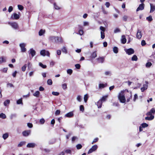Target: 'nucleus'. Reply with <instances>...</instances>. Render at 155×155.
Segmentation results:
<instances>
[{
  "instance_id": "obj_46",
  "label": "nucleus",
  "mask_w": 155,
  "mask_h": 155,
  "mask_svg": "<svg viewBox=\"0 0 155 155\" xmlns=\"http://www.w3.org/2000/svg\"><path fill=\"white\" fill-rule=\"evenodd\" d=\"M106 85V84H100L99 85V88L100 89L103 88Z\"/></svg>"
},
{
  "instance_id": "obj_9",
  "label": "nucleus",
  "mask_w": 155,
  "mask_h": 155,
  "mask_svg": "<svg viewBox=\"0 0 155 155\" xmlns=\"http://www.w3.org/2000/svg\"><path fill=\"white\" fill-rule=\"evenodd\" d=\"M142 34L141 31L139 29H138L137 33V38L139 39H141L142 37Z\"/></svg>"
},
{
  "instance_id": "obj_26",
  "label": "nucleus",
  "mask_w": 155,
  "mask_h": 155,
  "mask_svg": "<svg viewBox=\"0 0 155 155\" xmlns=\"http://www.w3.org/2000/svg\"><path fill=\"white\" fill-rule=\"evenodd\" d=\"M138 59V58L137 56L135 55H134L131 58V60L132 61H137Z\"/></svg>"
},
{
  "instance_id": "obj_61",
  "label": "nucleus",
  "mask_w": 155,
  "mask_h": 155,
  "mask_svg": "<svg viewBox=\"0 0 155 155\" xmlns=\"http://www.w3.org/2000/svg\"><path fill=\"white\" fill-rule=\"evenodd\" d=\"M76 68L78 69H79L80 68L81 66L79 64H76L75 65Z\"/></svg>"
},
{
  "instance_id": "obj_42",
  "label": "nucleus",
  "mask_w": 155,
  "mask_h": 155,
  "mask_svg": "<svg viewBox=\"0 0 155 155\" xmlns=\"http://www.w3.org/2000/svg\"><path fill=\"white\" fill-rule=\"evenodd\" d=\"M152 65V64L150 62H147L146 65V66L147 67H150Z\"/></svg>"
},
{
  "instance_id": "obj_52",
  "label": "nucleus",
  "mask_w": 155,
  "mask_h": 155,
  "mask_svg": "<svg viewBox=\"0 0 155 155\" xmlns=\"http://www.w3.org/2000/svg\"><path fill=\"white\" fill-rule=\"evenodd\" d=\"M80 109L81 111L83 112L84 110V106L82 105H81L80 107Z\"/></svg>"
},
{
  "instance_id": "obj_14",
  "label": "nucleus",
  "mask_w": 155,
  "mask_h": 155,
  "mask_svg": "<svg viewBox=\"0 0 155 155\" xmlns=\"http://www.w3.org/2000/svg\"><path fill=\"white\" fill-rule=\"evenodd\" d=\"M31 133V130H27L24 131L22 132L23 135L24 136L27 137Z\"/></svg>"
},
{
  "instance_id": "obj_55",
  "label": "nucleus",
  "mask_w": 155,
  "mask_h": 155,
  "mask_svg": "<svg viewBox=\"0 0 155 155\" xmlns=\"http://www.w3.org/2000/svg\"><path fill=\"white\" fill-rule=\"evenodd\" d=\"M52 94L54 95L58 96L59 94V93L57 92L53 91L52 92Z\"/></svg>"
},
{
  "instance_id": "obj_62",
  "label": "nucleus",
  "mask_w": 155,
  "mask_h": 155,
  "mask_svg": "<svg viewBox=\"0 0 155 155\" xmlns=\"http://www.w3.org/2000/svg\"><path fill=\"white\" fill-rule=\"evenodd\" d=\"M84 33L83 31L82 30H80L79 31L78 34L80 35H82Z\"/></svg>"
},
{
  "instance_id": "obj_23",
  "label": "nucleus",
  "mask_w": 155,
  "mask_h": 155,
  "mask_svg": "<svg viewBox=\"0 0 155 155\" xmlns=\"http://www.w3.org/2000/svg\"><path fill=\"white\" fill-rule=\"evenodd\" d=\"M147 86L146 84H144L143 87L141 88V91L142 92H143L145 90L147 89Z\"/></svg>"
},
{
  "instance_id": "obj_49",
  "label": "nucleus",
  "mask_w": 155,
  "mask_h": 155,
  "mask_svg": "<svg viewBox=\"0 0 155 155\" xmlns=\"http://www.w3.org/2000/svg\"><path fill=\"white\" fill-rule=\"evenodd\" d=\"M89 25V23L87 21H84L83 22V25L84 26H88Z\"/></svg>"
},
{
  "instance_id": "obj_57",
  "label": "nucleus",
  "mask_w": 155,
  "mask_h": 155,
  "mask_svg": "<svg viewBox=\"0 0 155 155\" xmlns=\"http://www.w3.org/2000/svg\"><path fill=\"white\" fill-rule=\"evenodd\" d=\"M104 74L106 76L110 75L111 74V72L109 71H107L105 72Z\"/></svg>"
},
{
  "instance_id": "obj_54",
  "label": "nucleus",
  "mask_w": 155,
  "mask_h": 155,
  "mask_svg": "<svg viewBox=\"0 0 155 155\" xmlns=\"http://www.w3.org/2000/svg\"><path fill=\"white\" fill-rule=\"evenodd\" d=\"M98 140L99 139L98 138H95L92 142V144H93L94 143L97 142L98 141Z\"/></svg>"
},
{
  "instance_id": "obj_38",
  "label": "nucleus",
  "mask_w": 155,
  "mask_h": 155,
  "mask_svg": "<svg viewBox=\"0 0 155 155\" xmlns=\"http://www.w3.org/2000/svg\"><path fill=\"white\" fill-rule=\"evenodd\" d=\"M61 50L62 52L66 54L67 53V50L65 47H63V48H62L61 49Z\"/></svg>"
},
{
  "instance_id": "obj_33",
  "label": "nucleus",
  "mask_w": 155,
  "mask_h": 155,
  "mask_svg": "<svg viewBox=\"0 0 155 155\" xmlns=\"http://www.w3.org/2000/svg\"><path fill=\"white\" fill-rule=\"evenodd\" d=\"M45 32V31L42 29L39 32V35L40 36L43 35Z\"/></svg>"
},
{
  "instance_id": "obj_7",
  "label": "nucleus",
  "mask_w": 155,
  "mask_h": 155,
  "mask_svg": "<svg viewBox=\"0 0 155 155\" xmlns=\"http://www.w3.org/2000/svg\"><path fill=\"white\" fill-rule=\"evenodd\" d=\"M40 54L43 56H45V55H47L48 57L50 56V53L48 51H46L45 50L41 51Z\"/></svg>"
},
{
  "instance_id": "obj_39",
  "label": "nucleus",
  "mask_w": 155,
  "mask_h": 155,
  "mask_svg": "<svg viewBox=\"0 0 155 155\" xmlns=\"http://www.w3.org/2000/svg\"><path fill=\"white\" fill-rule=\"evenodd\" d=\"M146 19L149 21H151L153 20L152 16L151 15H150L149 16L147 17L146 18Z\"/></svg>"
},
{
  "instance_id": "obj_15",
  "label": "nucleus",
  "mask_w": 155,
  "mask_h": 155,
  "mask_svg": "<svg viewBox=\"0 0 155 155\" xmlns=\"http://www.w3.org/2000/svg\"><path fill=\"white\" fill-rule=\"evenodd\" d=\"M29 53L31 54L32 56V57L34 56L35 54V50H33V49H30L28 51Z\"/></svg>"
},
{
  "instance_id": "obj_30",
  "label": "nucleus",
  "mask_w": 155,
  "mask_h": 155,
  "mask_svg": "<svg viewBox=\"0 0 155 155\" xmlns=\"http://www.w3.org/2000/svg\"><path fill=\"white\" fill-rule=\"evenodd\" d=\"M108 96V95H106V96H104L102 97V98L100 100L102 101V102L103 101H106Z\"/></svg>"
},
{
  "instance_id": "obj_29",
  "label": "nucleus",
  "mask_w": 155,
  "mask_h": 155,
  "mask_svg": "<svg viewBox=\"0 0 155 155\" xmlns=\"http://www.w3.org/2000/svg\"><path fill=\"white\" fill-rule=\"evenodd\" d=\"M6 61L5 58L4 57H0V63H1L2 62H5Z\"/></svg>"
},
{
  "instance_id": "obj_10",
  "label": "nucleus",
  "mask_w": 155,
  "mask_h": 155,
  "mask_svg": "<svg viewBox=\"0 0 155 155\" xmlns=\"http://www.w3.org/2000/svg\"><path fill=\"white\" fill-rule=\"evenodd\" d=\"M134 52V50L132 48H130L127 49V54L129 55L133 54Z\"/></svg>"
},
{
  "instance_id": "obj_51",
  "label": "nucleus",
  "mask_w": 155,
  "mask_h": 155,
  "mask_svg": "<svg viewBox=\"0 0 155 155\" xmlns=\"http://www.w3.org/2000/svg\"><path fill=\"white\" fill-rule=\"evenodd\" d=\"M77 100L79 102H81V96L80 95H78L77 97Z\"/></svg>"
},
{
  "instance_id": "obj_32",
  "label": "nucleus",
  "mask_w": 155,
  "mask_h": 155,
  "mask_svg": "<svg viewBox=\"0 0 155 155\" xmlns=\"http://www.w3.org/2000/svg\"><path fill=\"white\" fill-rule=\"evenodd\" d=\"M54 7L55 9L58 10L60 9V8L56 4V3H54Z\"/></svg>"
},
{
  "instance_id": "obj_60",
  "label": "nucleus",
  "mask_w": 155,
  "mask_h": 155,
  "mask_svg": "<svg viewBox=\"0 0 155 155\" xmlns=\"http://www.w3.org/2000/svg\"><path fill=\"white\" fill-rule=\"evenodd\" d=\"M13 10V8L12 6H10L9 7L8 11L9 12H11Z\"/></svg>"
},
{
  "instance_id": "obj_19",
  "label": "nucleus",
  "mask_w": 155,
  "mask_h": 155,
  "mask_svg": "<svg viewBox=\"0 0 155 155\" xmlns=\"http://www.w3.org/2000/svg\"><path fill=\"white\" fill-rule=\"evenodd\" d=\"M154 118V116L153 115H150V117H147L145 118V119L147 120H153Z\"/></svg>"
},
{
  "instance_id": "obj_2",
  "label": "nucleus",
  "mask_w": 155,
  "mask_h": 155,
  "mask_svg": "<svg viewBox=\"0 0 155 155\" xmlns=\"http://www.w3.org/2000/svg\"><path fill=\"white\" fill-rule=\"evenodd\" d=\"M8 24L15 29H18L19 26L18 24L16 22H9Z\"/></svg>"
},
{
  "instance_id": "obj_28",
  "label": "nucleus",
  "mask_w": 155,
  "mask_h": 155,
  "mask_svg": "<svg viewBox=\"0 0 155 155\" xmlns=\"http://www.w3.org/2000/svg\"><path fill=\"white\" fill-rule=\"evenodd\" d=\"M10 101L9 100H7L4 102V104L5 106H7L10 103Z\"/></svg>"
},
{
  "instance_id": "obj_63",
  "label": "nucleus",
  "mask_w": 155,
  "mask_h": 155,
  "mask_svg": "<svg viewBox=\"0 0 155 155\" xmlns=\"http://www.w3.org/2000/svg\"><path fill=\"white\" fill-rule=\"evenodd\" d=\"M60 111L59 110H56L55 114L56 115H58L60 114Z\"/></svg>"
},
{
  "instance_id": "obj_48",
  "label": "nucleus",
  "mask_w": 155,
  "mask_h": 155,
  "mask_svg": "<svg viewBox=\"0 0 155 155\" xmlns=\"http://www.w3.org/2000/svg\"><path fill=\"white\" fill-rule=\"evenodd\" d=\"M39 65L41 67L43 68H46V65H43L42 63H39Z\"/></svg>"
},
{
  "instance_id": "obj_47",
  "label": "nucleus",
  "mask_w": 155,
  "mask_h": 155,
  "mask_svg": "<svg viewBox=\"0 0 155 155\" xmlns=\"http://www.w3.org/2000/svg\"><path fill=\"white\" fill-rule=\"evenodd\" d=\"M77 149L78 150L81 149L82 147V146L81 144H78L76 146Z\"/></svg>"
},
{
  "instance_id": "obj_45",
  "label": "nucleus",
  "mask_w": 155,
  "mask_h": 155,
  "mask_svg": "<svg viewBox=\"0 0 155 155\" xmlns=\"http://www.w3.org/2000/svg\"><path fill=\"white\" fill-rule=\"evenodd\" d=\"M48 84L49 85H51L52 84V81L51 79H49L47 81Z\"/></svg>"
},
{
  "instance_id": "obj_56",
  "label": "nucleus",
  "mask_w": 155,
  "mask_h": 155,
  "mask_svg": "<svg viewBox=\"0 0 155 155\" xmlns=\"http://www.w3.org/2000/svg\"><path fill=\"white\" fill-rule=\"evenodd\" d=\"M72 70L71 69H68L67 71V72L68 74H71L72 73Z\"/></svg>"
},
{
  "instance_id": "obj_50",
  "label": "nucleus",
  "mask_w": 155,
  "mask_h": 155,
  "mask_svg": "<svg viewBox=\"0 0 155 155\" xmlns=\"http://www.w3.org/2000/svg\"><path fill=\"white\" fill-rule=\"evenodd\" d=\"M146 44L145 41L144 40H142L141 41V45L142 46H144Z\"/></svg>"
},
{
  "instance_id": "obj_31",
  "label": "nucleus",
  "mask_w": 155,
  "mask_h": 155,
  "mask_svg": "<svg viewBox=\"0 0 155 155\" xmlns=\"http://www.w3.org/2000/svg\"><path fill=\"white\" fill-rule=\"evenodd\" d=\"M113 51L114 53L117 54L118 52V48L116 47H114L113 48Z\"/></svg>"
},
{
  "instance_id": "obj_1",
  "label": "nucleus",
  "mask_w": 155,
  "mask_h": 155,
  "mask_svg": "<svg viewBox=\"0 0 155 155\" xmlns=\"http://www.w3.org/2000/svg\"><path fill=\"white\" fill-rule=\"evenodd\" d=\"M125 91H121L118 96L119 99L122 103H125L126 101L125 97Z\"/></svg>"
},
{
  "instance_id": "obj_35",
  "label": "nucleus",
  "mask_w": 155,
  "mask_h": 155,
  "mask_svg": "<svg viewBox=\"0 0 155 155\" xmlns=\"http://www.w3.org/2000/svg\"><path fill=\"white\" fill-rule=\"evenodd\" d=\"M88 95L87 94H86L84 95V102L86 103L87 100L88 98Z\"/></svg>"
},
{
  "instance_id": "obj_17",
  "label": "nucleus",
  "mask_w": 155,
  "mask_h": 155,
  "mask_svg": "<svg viewBox=\"0 0 155 155\" xmlns=\"http://www.w3.org/2000/svg\"><path fill=\"white\" fill-rule=\"evenodd\" d=\"M74 114L73 112H70L65 115V117H71L73 116Z\"/></svg>"
},
{
  "instance_id": "obj_16",
  "label": "nucleus",
  "mask_w": 155,
  "mask_h": 155,
  "mask_svg": "<svg viewBox=\"0 0 155 155\" xmlns=\"http://www.w3.org/2000/svg\"><path fill=\"white\" fill-rule=\"evenodd\" d=\"M58 39L56 40V41L55 42V43H61L63 42V40H62V38L61 37H57Z\"/></svg>"
},
{
  "instance_id": "obj_3",
  "label": "nucleus",
  "mask_w": 155,
  "mask_h": 155,
  "mask_svg": "<svg viewBox=\"0 0 155 155\" xmlns=\"http://www.w3.org/2000/svg\"><path fill=\"white\" fill-rule=\"evenodd\" d=\"M100 29L101 30V38L102 39H103L105 38V34L104 32L105 31V29L104 27L102 26H101Z\"/></svg>"
},
{
  "instance_id": "obj_24",
  "label": "nucleus",
  "mask_w": 155,
  "mask_h": 155,
  "mask_svg": "<svg viewBox=\"0 0 155 155\" xmlns=\"http://www.w3.org/2000/svg\"><path fill=\"white\" fill-rule=\"evenodd\" d=\"M0 118L3 119H5L6 118V116L5 114L2 113L0 114Z\"/></svg>"
},
{
  "instance_id": "obj_64",
  "label": "nucleus",
  "mask_w": 155,
  "mask_h": 155,
  "mask_svg": "<svg viewBox=\"0 0 155 155\" xmlns=\"http://www.w3.org/2000/svg\"><path fill=\"white\" fill-rule=\"evenodd\" d=\"M27 125L28 127L29 128H32L33 127L32 124L30 123H28Z\"/></svg>"
},
{
  "instance_id": "obj_53",
  "label": "nucleus",
  "mask_w": 155,
  "mask_h": 155,
  "mask_svg": "<svg viewBox=\"0 0 155 155\" xmlns=\"http://www.w3.org/2000/svg\"><path fill=\"white\" fill-rule=\"evenodd\" d=\"M26 68V65L25 64L21 68L22 71H25Z\"/></svg>"
},
{
  "instance_id": "obj_41",
  "label": "nucleus",
  "mask_w": 155,
  "mask_h": 155,
  "mask_svg": "<svg viewBox=\"0 0 155 155\" xmlns=\"http://www.w3.org/2000/svg\"><path fill=\"white\" fill-rule=\"evenodd\" d=\"M16 117V114H12L10 116V118L11 120H12L15 117Z\"/></svg>"
},
{
  "instance_id": "obj_5",
  "label": "nucleus",
  "mask_w": 155,
  "mask_h": 155,
  "mask_svg": "<svg viewBox=\"0 0 155 155\" xmlns=\"http://www.w3.org/2000/svg\"><path fill=\"white\" fill-rule=\"evenodd\" d=\"M20 16L19 15L16 13H14L11 17V19L12 20H17L20 18Z\"/></svg>"
},
{
  "instance_id": "obj_59",
  "label": "nucleus",
  "mask_w": 155,
  "mask_h": 155,
  "mask_svg": "<svg viewBox=\"0 0 155 155\" xmlns=\"http://www.w3.org/2000/svg\"><path fill=\"white\" fill-rule=\"evenodd\" d=\"M40 122L41 124H43L45 122V120L43 118L41 119L40 120Z\"/></svg>"
},
{
  "instance_id": "obj_20",
  "label": "nucleus",
  "mask_w": 155,
  "mask_h": 155,
  "mask_svg": "<svg viewBox=\"0 0 155 155\" xmlns=\"http://www.w3.org/2000/svg\"><path fill=\"white\" fill-rule=\"evenodd\" d=\"M102 104V102L101 100H99L97 103V105L98 108H100L101 107Z\"/></svg>"
},
{
  "instance_id": "obj_58",
  "label": "nucleus",
  "mask_w": 155,
  "mask_h": 155,
  "mask_svg": "<svg viewBox=\"0 0 155 155\" xmlns=\"http://www.w3.org/2000/svg\"><path fill=\"white\" fill-rule=\"evenodd\" d=\"M120 30L119 28H116L114 30V33H117L120 32Z\"/></svg>"
},
{
  "instance_id": "obj_36",
  "label": "nucleus",
  "mask_w": 155,
  "mask_h": 155,
  "mask_svg": "<svg viewBox=\"0 0 155 155\" xmlns=\"http://www.w3.org/2000/svg\"><path fill=\"white\" fill-rule=\"evenodd\" d=\"M25 142H21L19 144H18V147H21L25 144Z\"/></svg>"
},
{
  "instance_id": "obj_12",
  "label": "nucleus",
  "mask_w": 155,
  "mask_h": 155,
  "mask_svg": "<svg viewBox=\"0 0 155 155\" xmlns=\"http://www.w3.org/2000/svg\"><path fill=\"white\" fill-rule=\"evenodd\" d=\"M155 113V108H153L151 109L150 111L147 113L146 115H151L152 113L154 114Z\"/></svg>"
},
{
  "instance_id": "obj_4",
  "label": "nucleus",
  "mask_w": 155,
  "mask_h": 155,
  "mask_svg": "<svg viewBox=\"0 0 155 155\" xmlns=\"http://www.w3.org/2000/svg\"><path fill=\"white\" fill-rule=\"evenodd\" d=\"M26 44L25 43H21L20 44L19 46L21 48V50L22 52H25L26 51V49L25 48Z\"/></svg>"
},
{
  "instance_id": "obj_6",
  "label": "nucleus",
  "mask_w": 155,
  "mask_h": 155,
  "mask_svg": "<svg viewBox=\"0 0 155 155\" xmlns=\"http://www.w3.org/2000/svg\"><path fill=\"white\" fill-rule=\"evenodd\" d=\"M97 148L98 146L96 145L93 146L88 151V153L90 154L92 153L93 152L95 151L97 149Z\"/></svg>"
},
{
  "instance_id": "obj_25",
  "label": "nucleus",
  "mask_w": 155,
  "mask_h": 155,
  "mask_svg": "<svg viewBox=\"0 0 155 155\" xmlns=\"http://www.w3.org/2000/svg\"><path fill=\"white\" fill-rule=\"evenodd\" d=\"M40 94V92L38 91H36L35 93L33 94V95L36 97H38Z\"/></svg>"
},
{
  "instance_id": "obj_34",
  "label": "nucleus",
  "mask_w": 155,
  "mask_h": 155,
  "mask_svg": "<svg viewBox=\"0 0 155 155\" xmlns=\"http://www.w3.org/2000/svg\"><path fill=\"white\" fill-rule=\"evenodd\" d=\"M62 88L64 90H66L67 88V84L66 83H64L62 85Z\"/></svg>"
},
{
  "instance_id": "obj_21",
  "label": "nucleus",
  "mask_w": 155,
  "mask_h": 155,
  "mask_svg": "<svg viewBox=\"0 0 155 155\" xmlns=\"http://www.w3.org/2000/svg\"><path fill=\"white\" fill-rule=\"evenodd\" d=\"M97 60L99 63H102L104 62V58L103 57L99 58H97Z\"/></svg>"
},
{
  "instance_id": "obj_37",
  "label": "nucleus",
  "mask_w": 155,
  "mask_h": 155,
  "mask_svg": "<svg viewBox=\"0 0 155 155\" xmlns=\"http://www.w3.org/2000/svg\"><path fill=\"white\" fill-rule=\"evenodd\" d=\"M97 56V54L96 53V52L95 51L94 52L92 53L91 57L92 58H94Z\"/></svg>"
},
{
  "instance_id": "obj_27",
  "label": "nucleus",
  "mask_w": 155,
  "mask_h": 155,
  "mask_svg": "<svg viewBox=\"0 0 155 155\" xmlns=\"http://www.w3.org/2000/svg\"><path fill=\"white\" fill-rule=\"evenodd\" d=\"M8 137V134L7 133L4 134L2 136V137L4 140H6Z\"/></svg>"
},
{
  "instance_id": "obj_13",
  "label": "nucleus",
  "mask_w": 155,
  "mask_h": 155,
  "mask_svg": "<svg viewBox=\"0 0 155 155\" xmlns=\"http://www.w3.org/2000/svg\"><path fill=\"white\" fill-rule=\"evenodd\" d=\"M36 144L33 143H29L27 145V147L28 148H34L36 146Z\"/></svg>"
},
{
  "instance_id": "obj_40",
  "label": "nucleus",
  "mask_w": 155,
  "mask_h": 155,
  "mask_svg": "<svg viewBox=\"0 0 155 155\" xmlns=\"http://www.w3.org/2000/svg\"><path fill=\"white\" fill-rule=\"evenodd\" d=\"M18 8L19 9V10H23L24 9V7L23 6H22V5H18Z\"/></svg>"
},
{
  "instance_id": "obj_44",
  "label": "nucleus",
  "mask_w": 155,
  "mask_h": 155,
  "mask_svg": "<svg viewBox=\"0 0 155 155\" xmlns=\"http://www.w3.org/2000/svg\"><path fill=\"white\" fill-rule=\"evenodd\" d=\"M141 126L142 127L145 128L147 127L148 125L146 123H143L141 124Z\"/></svg>"
},
{
  "instance_id": "obj_18",
  "label": "nucleus",
  "mask_w": 155,
  "mask_h": 155,
  "mask_svg": "<svg viewBox=\"0 0 155 155\" xmlns=\"http://www.w3.org/2000/svg\"><path fill=\"white\" fill-rule=\"evenodd\" d=\"M121 41V43L123 44H124L126 43V38L125 35H122Z\"/></svg>"
},
{
  "instance_id": "obj_43",
  "label": "nucleus",
  "mask_w": 155,
  "mask_h": 155,
  "mask_svg": "<svg viewBox=\"0 0 155 155\" xmlns=\"http://www.w3.org/2000/svg\"><path fill=\"white\" fill-rule=\"evenodd\" d=\"M17 103L18 104H23L22 102V99L21 98L20 99L18 100L17 101Z\"/></svg>"
},
{
  "instance_id": "obj_22",
  "label": "nucleus",
  "mask_w": 155,
  "mask_h": 155,
  "mask_svg": "<svg viewBox=\"0 0 155 155\" xmlns=\"http://www.w3.org/2000/svg\"><path fill=\"white\" fill-rule=\"evenodd\" d=\"M155 10V6L153 5L152 4H150V13H152Z\"/></svg>"
},
{
  "instance_id": "obj_11",
  "label": "nucleus",
  "mask_w": 155,
  "mask_h": 155,
  "mask_svg": "<svg viewBox=\"0 0 155 155\" xmlns=\"http://www.w3.org/2000/svg\"><path fill=\"white\" fill-rule=\"evenodd\" d=\"M144 5L143 3L140 4L139 7L137 8L136 10V11L138 12L139 10H142L144 8Z\"/></svg>"
},
{
  "instance_id": "obj_8",
  "label": "nucleus",
  "mask_w": 155,
  "mask_h": 155,
  "mask_svg": "<svg viewBox=\"0 0 155 155\" xmlns=\"http://www.w3.org/2000/svg\"><path fill=\"white\" fill-rule=\"evenodd\" d=\"M58 39L57 36H51L49 38L50 41L55 43L56 40Z\"/></svg>"
}]
</instances>
